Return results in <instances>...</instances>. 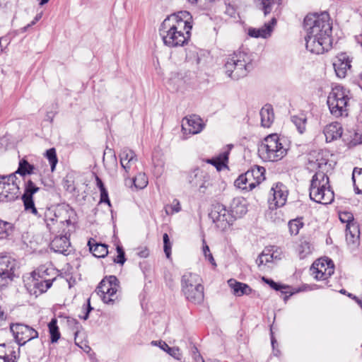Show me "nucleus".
I'll use <instances>...</instances> for the list:
<instances>
[{"label":"nucleus","instance_id":"nucleus-1","mask_svg":"<svg viewBox=\"0 0 362 362\" xmlns=\"http://www.w3.org/2000/svg\"><path fill=\"white\" fill-rule=\"evenodd\" d=\"M307 32L305 37L306 49L316 54H323L332 47V26L327 12L307 15L303 22Z\"/></svg>","mask_w":362,"mask_h":362},{"label":"nucleus","instance_id":"nucleus-2","mask_svg":"<svg viewBox=\"0 0 362 362\" xmlns=\"http://www.w3.org/2000/svg\"><path fill=\"white\" fill-rule=\"evenodd\" d=\"M192 24L193 18L188 11H181L168 16L158 29L164 45L175 48L188 44Z\"/></svg>","mask_w":362,"mask_h":362},{"label":"nucleus","instance_id":"nucleus-3","mask_svg":"<svg viewBox=\"0 0 362 362\" xmlns=\"http://www.w3.org/2000/svg\"><path fill=\"white\" fill-rule=\"evenodd\" d=\"M319 170L313 176L310 187V197L315 202L322 204L332 203L334 199V194L329 185V180L325 170L329 168L328 160L322 158L317 159Z\"/></svg>","mask_w":362,"mask_h":362},{"label":"nucleus","instance_id":"nucleus-4","mask_svg":"<svg viewBox=\"0 0 362 362\" xmlns=\"http://www.w3.org/2000/svg\"><path fill=\"white\" fill-rule=\"evenodd\" d=\"M58 276L53 267H39L24 279V284L30 295L37 297L51 288Z\"/></svg>","mask_w":362,"mask_h":362},{"label":"nucleus","instance_id":"nucleus-5","mask_svg":"<svg viewBox=\"0 0 362 362\" xmlns=\"http://www.w3.org/2000/svg\"><path fill=\"white\" fill-rule=\"evenodd\" d=\"M289 146L284 137L277 134L267 136L258 146V155L267 162H277L287 154Z\"/></svg>","mask_w":362,"mask_h":362},{"label":"nucleus","instance_id":"nucleus-6","mask_svg":"<svg viewBox=\"0 0 362 362\" xmlns=\"http://www.w3.org/2000/svg\"><path fill=\"white\" fill-rule=\"evenodd\" d=\"M349 90L338 85L332 88L327 97V105L330 113L335 117L348 115V105L350 100Z\"/></svg>","mask_w":362,"mask_h":362},{"label":"nucleus","instance_id":"nucleus-7","mask_svg":"<svg viewBox=\"0 0 362 362\" xmlns=\"http://www.w3.org/2000/svg\"><path fill=\"white\" fill-rule=\"evenodd\" d=\"M76 229V221L74 217L70 216L66 219V223H62V235L55 236L49 243L50 249L55 252L68 254L71 247L70 235Z\"/></svg>","mask_w":362,"mask_h":362},{"label":"nucleus","instance_id":"nucleus-8","mask_svg":"<svg viewBox=\"0 0 362 362\" xmlns=\"http://www.w3.org/2000/svg\"><path fill=\"white\" fill-rule=\"evenodd\" d=\"M120 283L113 275L105 276L99 283L96 292L105 304H114L120 296Z\"/></svg>","mask_w":362,"mask_h":362},{"label":"nucleus","instance_id":"nucleus-9","mask_svg":"<svg viewBox=\"0 0 362 362\" xmlns=\"http://www.w3.org/2000/svg\"><path fill=\"white\" fill-rule=\"evenodd\" d=\"M182 292L187 300L192 304H199L204 300V286L197 278L189 274L184 275L182 279Z\"/></svg>","mask_w":362,"mask_h":362},{"label":"nucleus","instance_id":"nucleus-10","mask_svg":"<svg viewBox=\"0 0 362 362\" xmlns=\"http://www.w3.org/2000/svg\"><path fill=\"white\" fill-rule=\"evenodd\" d=\"M20 194V187L16 173L0 176V201L11 202Z\"/></svg>","mask_w":362,"mask_h":362},{"label":"nucleus","instance_id":"nucleus-11","mask_svg":"<svg viewBox=\"0 0 362 362\" xmlns=\"http://www.w3.org/2000/svg\"><path fill=\"white\" fill-rule=\"evenodd\" d=\"M209 218L215 223L216 227L221 231H226L230 228L233 218L224 205L220 203L214 204L209 214Z\"/></svg>","mask_w":362,"mask_h":362},{"label":"nucleus","instance_id":"nucleus-12","mask_svg":"<svg viewBox=\"0 0 362 362\" xmlns=\"http://www.w3.org/2000/svg\"><path fill=\"white\" fill-rule=\"evenodd\" d=\"M334 272L333 262L327 258H320L315 260L310 269V275L317 281H325Z\"/></svg>","mask_w":362,"mask_h":362},{"label":"nucleus","instance_id":"nucleus-13","mask_svg":"<svg viewBox=\"0 0 362 362\" xmlns=\"http://www.w3.org/2000/svg\"><path fill=\"white\" fill-rule=\"evenodd\" d=\"M10 328L18 346H23L38 337L37 331L25 324H13Z\"/></svg>","mask_w":362,"mask_h":362},{"label":"nucleus","instance_id":"nucleus-14","mask_svg":"<svg viewBox=\"0 0 362 362\" xmlns=\"http://www.w3.org/2000/svg\"><path fill=\"white\" fill-rule=\"evenodd\" d=\"M40 190L33 179L30 177L24 181V192L22 195V201L25 211H30L34 215H37V210L35 206L33 195Z\"/></svg>","mask_w":362,"mask_h":362},{"label":"nucleus","instance_id":"nucleus-15","mask_svg":"<svg viewBox=\"0 0 362 362\" xmlns=\"http://www.w3.org/2000/svg\"><path fill=\"white\" fill-rule=\"evenodd\" d=\"M353 57L346 52H340L333 59L332 65L336 76L344 78L351 72Z\"/></svg>","mask_w":362,"mask_h":362},{"label":"nucleus","instance_id":"nucleus-16","mask_svg":"<svg viewBox=\"0 0 362 362\" xmlns=\"http://www.w3.org/2000/svg\"><path fill=\"white\" fill-rule=\"evenodd\" d=\"M16 268V261L14 258L7 254L0 255V279L4 284L13 281Z\"/></svg>","mask_w":362,"mask_h":362},{"label":"nucleus","instance_id":"nucleus-17","mask_svg":"<svg viewBox=\"0 0 362 362\" xmlns=\"http://www.w3.org/2000/svg\"><path fill=\"white\" fill-rule=\"evenodd\" d=\"M203 119L197 115L185 117L182 120V132L184 135L189 136L199 134L204 128Z\"/></svg>","mask_w":362,"mask_h":362},{"label":"nucleus","instance_id":"nucleus-18","mask_svg":"<svg viewBox=\"0 0 362 362\" xmlns=\"http://www.w3.org/2000/svg\"><path fill=\"white\" fill-rule=\"evenodd\" d=\"M42 217L46 228L50 233H59L62 230V223H66L64 221L59 220L56 210L52 207H47L43 213L37 215Z\"/></svg>","mask_w":362,"mask_h":362},{"label":"nucleus","instance_id":"nucleus-19","mask_svg":"<svg viewBox=\"0 0 362 362\" xmlns=\"http://www.w3.org/2000/svg\"><path fill=\"white\" fill-rule=\"evenodd\" d=\"M0 357L8 362H17L20 357V347L13 341L0 344Z\"/></svg>","mask_w":362,"mask_h":362},{"label":"nucleus","instance_id":"nucleus-20","mask_svg":"<svg viewBox=\"0 0 362 362\" xmlns=\"http://www.w3.org/2000/svg\"><path fill=\"white\" fill-rule=\"evenodd\" d=\"M271 192H272L275 206L281 207L284 206L288 195L286 186L281 182H276L272 186Z\"/></svg>","mask_w":362,"mask_h":362},{"label":"nucleus","instance_id":"nucleus-21","mask_svg":"<svg viewBox=\"0 0 362 362\" xmlns=\"http://www.w3.org/2000/svg\"><path fill=\"white\" fill-rule=\"evenodd\" d=\"M346 241L351 249L356 248L360 244V230L357 223H349L346 228Z\"/></svg>","mask_w":362,"mask_h":362},{"label":"nucleus","instance_id":"nucleus-22","mask_svg":"<svg viewBox=\"0 0 362 362\" xmlns=\"http://www.w3.org/2000/svg\"><path fill=\"white\" fill-rule=\"evenodd\" d=\"M276 24V19L272 18L269 23H265L262 28H250V37L267 38L271 35Z\"/></svg>","mask_w":362,"mask_h":362},{"label":"nucleus","instance_id":"nucleus-23","mask_svg":"<svg viewBox=\"0 0 362 362\" xmlns=\"http://www.w3.org/2000/svg\"><path fill=\"white\" fill-rule=\"evenodd\" d=\"M238 61L235 64V69L233 72L230 78L233 79H239L247 76V64L245 61L246 54L239 52L237 53Z\"/></svg>","mask_w":362,"mask_h":362},{"label":"nucleus","instance_id":"nucleus-24","mask_svg":"<svg viewBox=\"0 0 362 362\" xmlns=\"http://www.w3.org/2000/svg\"><path fill=\"white\" fill-rule=\"evenodd\" d=\"M342 127L339 122H332L327 125L324 129V134L327 142H331L341 137L342 134Z\"/></svg>","mask_w":362,"mask_h":362},{"label":"nucleus","instance_id":"nucleus-25","mask_svg":"<svg viewBox=\"0 0 362 362\" xmlns=\"http://www.w3.org/2000/svg\"><path fill=\"white\" fill-rule=\"evenodd\" d=\"M136 161L137 158L136 155L131 150H124L120 154L121 165L127 173H129L132 168L136 167Z\"/></svg>","mask_w":362,"mask_h":362},{"label":"nucleus","instance_id":"nucleus-26","mask_svg":"<svg viewBox=\"0 0 362 362\" xmlns=\"http://www.w3.org/2000/svg\"><path fill=\"white\" fill-rule=\"evenodd\" d=\"M90 251L92 254L98 258H103L108 254V245L106 244L99 243L94 238H90L88 242Z\"/></svg>","mask_w":362,"mask_h":362},{"label":"nucleus","instance_id":"nucleus-27","mask_svg":"<svg viewBox=\"0 0 362 362\" xmlns=\"http://www.w3.org/2000/svg\"><path fill=\"white\" fill-rule=\"evenodd\" d=\"M261 125L263 127L269 128L274 120V112L272 106L269 104L265 105L260 110Z\"/></svg>","mask_w":362,"mask_h":362},{"label":"nucleus","instance_id":"nucleus-28","mask_svg":"<svg viewBox=\"0 0 362 362\" xmlns=\"http://www.w3.org/2000/svg\"><path fill=\"white\" fill-rule=\"evenodd\" d=\"M35 166L28 162L26 156L21 158L18 163V167L14 173L20 175L22 177H25L27 175H30L34 173Z\"/></svg>","mask_w":362,"mask_h":362},{"label":"nucleus","instance_id":"nucleus-29","mask_svg":"<svg viewBox=\"0 0 362 362\" xmlns=\"http://www.w3.org/2000/svg\"><path fill=\"white\" fill-rule=\"evenodd\" d=\"M262 281L264 282H265L267 284H268L271 288H272V289H274L275 291H279L281 293H284L285 295L288 294V296H286L284 298L285 300H286L287 298L293 293L291 291V287L287 286V285H284V284H279V283H276L274 281H273L272 279H267V278H266L264 276H263L262 278Z\"/></svg>","mask_w":362,"mask_h":362},{"label":"nucleus","instance_id":"nucleus-30","mask_svg":"<svg viewBox=\"0 0 362 362\" xmlns=\"http://www.w3.org/2000/svg\"><path fill=\"white\" fill-rule=\"evenodd\" d=\"M265 168L262 166L255 165L250 168V173L255 180L250 182V190L265 180Z\"/></svg>","mask_w":362,"mask_h":362},{"label":"nucleus","instance_id":"nucleus-31","mask_svg":"<svg viewBox=\"0 0 362 362\" xmlns=\"http://www.w3.org/2000/svg\"><path fill=\"white\" fill-rule=\"evenodd\" d=\"M47 329L50 342L52 344L57 343L61 338V332L58 326V320L56 317H53L47 323Z\"/></svg>","mask_w":362,"mask_h":362},{"label":"nucleus","instance_id":"nucleus-32","mask_svg":"<svg viewBox=\"0 0 362 362\" xmlns=\"http://www.w3.org/2000/svg\"><path fill=\"white\" fill-rule=\"evenodd\" d=\"M291 120L292 123L296 126V129L299 134H303L305 132L308 117L304 112H300L297 115L291 116Z\"/></svg>","mask_w":362,"mask_h":362},{"label":"nucleus","instance_id":"nucleus-33","mask_svg":"<svg viewBox=\"0 0 362 362\" xmlns=\"http://www.w3.org/2000/svg\"><path fill=\"white\" fill-rule=\"evenodd\" d=\"M228 160V153L226 152L220 153L218 156L211 158L206 159L205 162L213 165L217 170L220 171L224 168L227 167V163Z\"/></svg>","mask_w":362,"mask_h":362},{"label":"nucleus","instance_id":"nucleus-34","mask_svg":"<svg viewBox=\"0 0 362 362\" xmlns=\"http://www.w3.org/2000/svg\"><path fill=\"white\" fill-rule=\"evenodd\" d=\"M196 178L202 179L203 181L199 186L200 188L206 189L209 186V177L203 171L198 169L195 170L189 176V182L197 185L198 183L195 180Z\"/></svg>","mask_w":362,"mask_h":362},{"label":"nucleus","instance_id":"nucleus-35","mask_svg":"<svg viewBox=\"0 0 362 362\" xmlns=\"http://www.w3.org/2000/svg\"><path fill=\"white\" fill-rule=\"evenodd\" d=\"M228 284L230 288L232 293L236 296H241L245 293L247 285L237 281L235 279H230L228 281Z\"/></svg>","mask_w":362,"mask_h":362},{"label":"nucleus","instance_id":"nucleus-36","mask_svg":"<svg viewBox=\"0 0 362 362\" xmlns=\"http://www.w3.org/2000/svg\"><path fill=\"white\" fill-rule=\"evenodd\" d=\"M352 180L356 194H362V168H355L352 173Z\"/></svg>","mask_w":362,"mask_h":362},{"label":"nucleus","instance_id":"nucleus-37","mask_svg":"<svg viewBox=\"0 0 362 362\" xmlns=\"http://www.w3.org/2000/svg\"><path fill=\"white\" fill-rule=\"evenodd\" d=\"M95 181L96 185L98 186L100 192V203H105L108 204V206H110L111 204L108 197V192L106 188L105 187V185L102 180L98 175H95Z\"/></svg>","mask_w":362,"mask_h":362},{"label":"nucleus","instance_id":"nucleus-38","mask_svg":"<svg viewBox=\"0 0 362 362\" xmlns=\"http://www.w3.org/2000/svg\"><path fill=\"white\" fill-rule=\"evenodd\" d=\"M313 245L306 240H301L298 247V251L300 258H304L313 251Z\"/></svg>","mask_w":362,"mask_h":362},{"label":"nucleus","instance_id":"nucleus-39","mask_svg":"<svg viewBox=\"0 0 362 362\" xmlns=\"http://www.w3.org/2000/svg\"><path fill=\"white\" fill-rule=\"evenodd\" d=\"M133 183L136 189H144L148 183V180L144 173H139L135 177L133 178Z\"/></svg>","mask_w":362,"mask_h":362},{"label":"nucleus","instance_id":"nucleus-40","mask_svg":"<svg viewBox=\"0 0 362 362\" xmlns=\"http://www.w3.org/2000/svg\"><path fill=\"white\" fill-rule=\"evenodd\" d=\"M45 157L48 160L50 167L51 171L54 172L56 168V165L58 163V158L57 156L56 149L54 148H51L47 150L45 153Z\"/></svg>","mask_w":362,"mask_h":362},{"label":"nucleus","instance_id":"nucleus-41","mask_svg":"<svg viewBox=\"0 0 362 362\" xmlns=\"http://www.w3.org/2000/svg\"><path fill=\"white\" fill-rule=\"evenodd\" d=\"M237 61H238V59L237 53H235L231 57L228 58L226 63L225 64V72L229 77H230L233 72L235 69V64Z\"/></svg>","mask_w":362,"mask_h":362},{"label":"nucleus","instance_id":"nucleus-42","mask_svg":"<svg viewBox=\"0 0 362 362\" xmlns=\"http://www.w3.org/2000/svg\"><path fill=\"white\" fill-rule=\"evenodd\" d=\"M164 209L167 215H173L175 213H177L181 210L180 202L174 199L171 202L165 206Z\"/></svg>","mask_w":362,"mask_h":362},{"label":"nucleus","instance_id":"nucleus-43","mask_svg":"<svg viewBox=\"0 0 362 362\" xmlns=\"http://www.w3.org/2000/svg\"><path fill=\"white\" fill-rule=\"evenodd\" d=\"M11 229L12 224L11 223L0 219V239L7 238Z\"/></svg>","mask_w":362,"mask_h":362},{"label":"nucleus","instance_id":"nucleus-44","mask_svg":"<svg viewBox=\"0 0 362 362\" xmlns=\"http://www.w3.org/2000/svg\"><path fill=\"white\" fill-rule=\"evenodd\" d=\"M303 223L300 219H293L288 222L289 232L291 235H297L303 227Z\"/></svg>","mask_w":362,"mask_h":362},{"label":"nucleus","instance_id":"nucleus-45","mask_svg":"<svg viewBox=\"0 0 362 362\" xmlns=\"http://www.w3.org/2000/svg\"><path fill=\"white\" fill-rule=\"evenodd\" d=\"M247 173L241 174L235 181V186L241 189L247 190Z\"/></svg>","mask_w":362,"mask_h":362},{"label":"nucleus","instance_id":"nucleus-46","mask_svg":"<svg viewBox=\"0 0 362 362\" xmlns=\"http://www.w3.org/2000/svg\"><path fill=\"white\" fill-rule=\"evenodd\" d=\"M163 250L168 258H170L171 256L172 251V243L170 241L169 236L167 233H164L163 236Z\"/></svg>","mask_w":362,"mask_h":362},{"label":"nucleus","instance_id":"nucleus-47","mask_svg":"<svg viewBox=\"0 0 362 362\" xmlns=\"http://www.w3.org/2000/svg\"><path fill=\"white\" fill-rule=\"evenodd\" d=\"M116 250H117V255L114 259V262L122 265V264H124V263L126 261L125 253H124V249L122 248V246L117 245Z\"/></svg>","mask_w":362,"mask_h":362},{"label":"nucleus","instance_id":"nucleus-48","mask_svg":"<svg viewBox=\"0 0 362 362\" xmlns=\"http://www.w3.org/2000/svg\"><path fill=\"white\" fill-rule=\"evenodd\" d=\"M265 253V248L263 250L262 253L259 255L258 258L256 260V262L259 267L262 265H266L268 263H272V260H270L271 257L269 256L264 255Z\"/></svg>","mask_w":362,"mask_h":362},{"label":"nucleus","instance_id":"nucleus-49","mask_svg":"<svg viewBox=\"0 0 362 362\" xmlns=\"http://www.w3.org/2000/svg\"><path fill=\"white\" fill-rule=\"evenodd\" d=\"M203 252H204L205 257L209 260V262L212 265H216L214 258L212 254L211 253L209 247L206 244L205 240L203 241Z\"/></svg>","mask_w":362,"mask_h":362},{"label":"nucleus","instance_id":"nucleus-50","mask_svg":"<svg viewBox=\"0 0 362 362\" xmlns=\"http://www.w3.org/2000/svg\"><path fill=\"white\" fill-rule=\"evenodd\" d=\"M339 219L342 223H346V225H349V223H356L354 222V216L350 212L340 213Z\"/></svg>","mask_w":362,"mask_h":362},{"label":"nucleus","instance_id":"nucleus-51","mask_svg":"<svg viewBox=\"0 0 362 362\" xmlns=\"http://www.w3.org/2000/svg\"><path fill=\"white\" fill-rule=\"evenodd\" d=\"M267 247L272 248L271 252H272V254L274 255V259L281 260L284 257V252L280 247L276 245H269L267 246Z\"/></svg>","mask_w":362,"mask_h":362},{"label":"nucleus","instance_id":"nucleus-52","mask_svg":"<svg viewBox=\"0 0 362 362\" xmlns=\"http://www.w3.org/2000/svg\"><path fill=\"white\" fill-rule=\"evenodd\" d=\"M164 172V165L161 162L160 163H158V165H155L154 170H153V174L159 177Z\"/></svg>","mask_w":362,"mask_h":362},{"label":"nucleus","instance_id":"nucleus-53","mask_svg":"<svg viewBox=\"0 0 362 362\" xmlns=\"http://www.w3.org/2000/svg\"><path fill=\"white\" fill-rule=\"evenodd\" d=\"M192 357L195 362H205L203 357L197 349H195V350L193 351Z\"/></svg>","mask_w":362,"mask_h":362},{"label":"nucleus","instance_id":"nucleus-54","mask_svg":"<svg viewBox=\"0 0 362 362\" xmlns=\"http://www.w3.org/2000/svg\"><path fill=\"white\" fill-rule=\"evenodd\" d=\"M271 250H272V248H267V247H265V253H267V255L266 254V255H270V260H272V263L276 264L279 260L274 259V255L272 254V252H271ZM264 255H265V254Z\"/></svg>","mask_w":362,"mask_h":362},{"label":"nucleus","instance_id":"nucleus-55","mask_svg":"<svg viewBox=\"0 0 362 362\" xmlns=\"http://www.w3.org/2000/svg\"><path fill=\"white\" fill-rule=\"evenodd\" d=\"M6 315H5L4 312L2 310L1 308L0 307V326L6 320Z\"/></svg>","mask_w":362,"mask_h":362},{"label":"nucleus","instance_id":"nucleus-56","mask_svg":"<svg viewBox=\"0 0 362 362\" xmlns=\"http://www.w3.org/2000/svg\"><path fill=\"white\" fill-rule=\"evenodd\" d=\"M271 342H272V348L274 349V351L276 349V346L278 345L277 344V341L275 339L274 337L273 336V334H272V337H271Z\"/></svg>","mask_w":362,"mask_h":362},{"label":"nucleus","instance_id":"nucleus-57","mask_svg":"<svg viewBox=\"0 0 362 362\" xmlns=\"http://www.w3.org/2000/svg\"><path fill=\"white\" fill-rule=\"evenodd\" d=\"M189 1H190L191 3H197L199 0H188ZM204 2H211V1H214V0H203Z\"/></svg>","mask_w":362,"mask_h":362},{"label":"nucleus","instance_id":"nucleus-58","mask_svg":"<svg viewBox=\"0 0 362 362\" xmlns=\"http://www.w3.org/2000/svg\"><path fill=\"white\" fill-rule=\"evenodd\" d=\"M87 308H88V312L92 309V308H91V307H90V302H89V301L88 302Z\"/></svg>","mask_w":362,"mask_h":362},{"label":"nucleus","instance_id":"nucleus-59","mask_svg":"<svg viewBox=\"0 0 362 362\" xmlns=\"http://www.w3.org/2000/svg\"><path fill=\"white\" fill-rule=\"evenodd\" d=\"M49 0H40V4H46L47 2H48Z\"/></svg>","mask_w":362,"mask_h":362},{"label":"nucleus","instance_id":"nucleus-60","mask_svg":"<svg viewBox=\"0 0 362 362\" xmlns=\"http://www.w3.org/2000/svg\"><path fill=\"white\" fill-rule=\"evenodd\" d=\"M358 142L359 144L362 143V137H361V138L358 139Z\"/></svg>","mask_w":362,"mask_h":362},{"label":"nucleus","instance_id":"nucleus-61","mask_svg":"<svg viewBox=\"0 0 362 362\" xmlns=\"http://www.w3.org/2000/svg\"><path fill=\"white\" fill-rule=\"evenodd\" d=\"M279 354V350H276V353H274V355L277 356Z\"/></svg>","mask_w":362,"mask_h":362},{"label":"nucleus","instance_id":"nucleus-62","mask_svg":"<svg viewBox=\"0 0 362 362\" xmlns=\"http://www.w3.org/2000/svg\"><path fill=\"white\" fill-rule=\"evenodd\" d=\"M359 78L362 80V72L360 74Z\"/></svg>","mask_w":362,"mask_h":362}]
</instances>
